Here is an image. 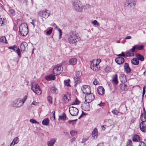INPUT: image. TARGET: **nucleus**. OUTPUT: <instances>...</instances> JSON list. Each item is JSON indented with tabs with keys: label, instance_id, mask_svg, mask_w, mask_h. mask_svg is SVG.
<instances>
[{
	"label": "nucleus",
	"instance_id": "ea45409f",
	"mask_svg": "<svg viewBox=\"0 0 146 146\" xmlns=\"http://www.w3.org/2000/svg\"><path fill=\"white\" fill-rule=\"evenodd\" d=\"M62 100L64 103L68 102L69 101V100L68 99V98L67 96L64 95L62 98Z\"/></svg>",
	"mask_w": 146,
	"mask_h": 146
},
{
	"label": "nucleus",
	"instance_id": "4468645a",
	"mask_svg": "<svg viewBox=\"0 0 146 146\" xmlns=\"http://www.w3.org/2000/svg\"><path fill=\"white\" fill-rule=\"evenodd\" d=\"M8 48L12 50L13 51H15L16 50L17 53L19 57L21 56V50L20 49L17 47L15 45L12 46H9Z\"/></svg>",
	"mask_w": 146,
	"mask_h": 146
},
{
	"label": "nucleus",
	"instance_id": "5fc2aeb1",
	"mask_svg": "<svg viewBox=\"0 0 146 146\" xmlns=\"http://www.w3.org/2000/svg\"><path fill=\"white\" fill-rule=\"evenodd\" d=\"M112 112L114 114L116 115H117L119 112L117 110H113L112 111Z\"/></svg>",
	"mask_w": 146,
	"mask_h": 146
},
{
	"label": "nucleus",
	"instance_id": "69168bd1",
	"mask_svg": "<svg viewBox=\"0 0 146 146\" xmlns=\"http://www.w3.org/2000/svg\"><path fill=\"white\" fill-rule=\"evenodd\" d=\"M21 3H23L25 2L26 0H19Z\"/></svg>",
	"mask_w": 146,
	"mask_h": 146
},
{
	"label": "nucleus",
	"instance_id": "a18cd8bd",
	"mask_svg": "<svg viewBox=\"0 0 146 146\" xmlns=\"http://www.w3.org/2000/svg\"><path fill=\"white\" fill-rule=\"evenodd\" d=\"M77 120V119H76L74 120H69L68 121V122L69 124L71 123L72 125H74L75 123Z\"/></svg>",
	"mask_w": 146,
	"mask_h": 146
},
{
	"label": "nucleus",
	"instance_id": "a211bd4d",
	"mask_svg": "<svg viewBox=\"0 0 146 146\" xmlns=\"http://www.w3.org/2000/svg\"><path fill=\"white\" fill-rule=\"evenodd\" d=\"M124 69L125 71L127 74H129L131 72V70L127 63H125Z\"/></svg>",
	"mask_w": 146,
	"mask_h": 146
},
{
	"label": "nucleus",
	"instance_id": "338daca9",
	"mask_svg": "<svg viewBox=\"0 0 146 146\" xmlns=\"http://www.w3.org/2000/svg\"><path fill=\"white\" fill-rule=\"evenodd\" d=\"M131 38V37L130 36H128L127 37H126L125 38V39H130Z\"/></svg>",
	"mask_w": 146,
	"mask_h": 146
},
{
	"label": "nucleus",
	"instance_id": "393cba45",
	"mask_svg": "<svg viewBox=\"0 0 146 146\" xmlns=\"http://www.w3.org/2000/svg\"><path fill=\"white\" fill-rule=\"evenodd\" d=\"M146 113L145 111H144V113H142L140 117L141 120L142 122H143L146 120Z\"/></svg>",
	"mask_w": 146,
	"mask_h": 146
},
{
	"label": "nucleus",
	"instance_id": "e2e57ef3",
	"mask_svg": "<svg viewBox=\"0 0 146 146\" xmlns=\"http://www.w3.org/2000/svg\"><path fill=\"white\" fill-rule=\"evenodd\" d=\"M76 138L73 137L70 140V141L71 143L73 142L74 141H75Z\"/></svg>",
	"mask_w": 146,
	"mask_h": 146
},
{
	"label": "nucleus",
	"instance_id": "a878e982",
	"mask_svg": "<svg viewBox=\"0 0 146 146\" xmlns=\"http://www.w3.org/2000/svg\"><path fill=\"white\" fill-rule=\"evenodd\" d=\"M54 76V75H53L52 74L48 76L46 78V80L48 81L54 80L55 79V77Z\"/></svg>",
	"mask_w": 146,
	"mask_h": 146
},
{
	"label": "nucleus",
	"instance_id": "8fccbe9b",
	"mask_svg": "<svg viewBox=\"0 0 146 146\" xmlns=\"http://www.w3.org/2000/svg\"><path fill=\"white\" fill-rule=\"evenodd\" d=\"M53 30L52 28L50 29L49 30L47 31L46 32V34L47 35H50L52 32Z\"/></svg>",
	"mask_w": 146,
	"mask_h": 146
},
{
	"label": "nucleus",
	"instance_id": "774afa93",
	"mask_svg": "<svg viewBox=\"0 0 146 146\" xmlns=\"http://www.w3.org/2000/svg\"><path fill=\"white\" fill-rule=\"evenodd\" d=\"M121 54L122 56L125 57V54L123 52H122Z\"/></svg>",
	"mask_w": 146,
	"mask_h": 146
},
{
	"label": "nucleus",
	"instance_id": "ddd939ff",
	"mask_svg": "<svg viewBox=\"0 0 146 146\" xmlns=\"http://www.w3.org/2000/svg\"><path fill=\"white\" fill-rule=\"evenodd\" d=\"M76 76L74 78V82L76 84H79L80 82V77L81 76L80 72L79 71H76L75 72Z\"/></svg>",
	"mask_w": 146,
	"mask_h": 146
},
{
	"label": "nucleus",
	"instance_id": "6ab92c4d",
	"mask_svg": "<svg viewBox=\"0 0 146 146\" xmlns=\"http://www.w3.org/2000/svg\"><path fill=\"white\" fill-rule=\"evenodd\" d=\"M56 139L55 138H52L47 142V145L48 146H53L56 141Z\"/></svg>",
	"mask_w": 146,
	"mask_h": 146
},
{
	"label": "nucleus",
	"instance_id": "79ce46f5",
	"mask_svg": "<svg viewBox=\"0 0 146 146\" xmlns=\"http://www.w3.org/2000/svg\"><path fill=\"white\" fill-rule=\"evenodd\" d=\"M126 146H133L132 145V141L131 140H128Z\"/></svg>",
	"mask_w": 146,
	"mask_h": 146
},
{
	"label": "nucleus",
	"instance_id": "49530a36",
	"mask_svg": "<svg viewBox=\"0 0 146 146\" xmlns=\"http://www.w3.org/2000/svg\"><path fill=\"white\" fill-rule=\"evenodd\" d=\"M5 20L4 18H1L0 19V26H2L4 24Z\"/></svg>",
	"mask_w": 146,
	"mask_h": 146
},
{
	"label": "nucleus",
	"instance_id": "4d7b16f0",
	"mask_svg": "<svg viewBox=\"0 0 146 146\" xmlns=\"http://www.w3.org/2000/svg\"><path fill=\"white\" fill-rule=\"evenodd\" d=\"M145 86H144L143 88V96L144 95V94L145 93Z\"/></svg>",
	"mask_w": 146,
	"mask_h": 146
},
{
	"label": "nucleus",
	"instance_id": "2f4dec72",
	"mask_svg": "<svg viewBox=\"0 0 146 146\" xmlns=\"http://www.w3.org/2000/svg\"><path fill=\"white\" fill-rule=\"evenodd\" d=\"M137 59L141 61H143L144 60V58L143 56L141 55L139 53H137L136 55Z\"/></svg>",
	"mask_w": 146,
	"mask_h": 146
},
{
	"label": "nucleus",
	"instance_id": "864d4df0",
	"mask_svg": "<svg viewBox=\"0 0 146 146\" xmlns=\"http://www.w3.org/2000/svg\"><path fill=\"white\" fill-rule=\"evenodd\" d=\"M92 23L94 25H99V24L98 23L96 20H94L92 22Z\"/></svg>",
	"mask_w": 146,
	"mask_h": 146
},
{
	"label": "nucleus",
	"instance_id": "7c9ffc66",
	"mask_svg": "<svg viewBox=\"0 0 146 146\" xmlns=\"http://www.w3.org/2000/svg\"><path fill=\"white\" fill-rule=\"evenodd\" d=\"M49 120L48 118L44 119L42 121V124L43 125H48Z\"/></svg>",
	"mask_w": 146,
	"mask_h": 146
},
{
	"label": "nucleus",
	"instance_id": "412c9836",
	"mask_svg": "<svg viewBox=\"0 0 146 146\" xmlns=\"http://www.w3.org/2000/svg\"><path fill=\"white\" fill-rule=\"evenodd\" d=\"M97 91L99 94L100 95H103L104 93V89L102 86H99L97 89Z\"/></svg>",
	"mask_w": 146,
	"mask_h": 146
},
{
	"label": "nucleus",
	"instance_id": "f3484780",
	"mask_svg": "<svg viewBox=\"0 0 146 146\" xmlns=\"http://www.w3.org/2000/svg\"><path fill=\"white\" fill-rule=\"evenodd\" d=\"M115 61L117 64L120 65L124 62V59L122 57H119L116 58L115 59Z\"/></svg>",
	"mask_w": 146,
	"mask_h": 146
},
{
	"label": "nucleus",
	"instance_id": "39448f33",
	"mask_svg": "<svg viewBox=\"0 0 146 146\" xmlns=\"http://www.w3.org/2000/svg\"><path fill=\"white\" fill-rule=\"evenodd\" d=\"M31 90L35 94L38 95H40L41 94V90L39 86L36 83L33 82L31 83Z\"/></svg>",
	"mask_w": 146,
	"mask_h": 146
},
{
	"label": "nucleus",
	"instance_id": "1a4fd4ad",
	"mask_svg": "<svg viewBox=\"0 0 146 146\" xmlns=\"http://www.w3.org/2000/svg\"><path fill=\"white\" fill-rule=\"evenodd\" d=\"M50 11L47 9L39 11V15L42 17L46 19L49 16L50 14Z\"/></svg>",
	"mask_w": 146,
	"mask_h": 146
},
{
	"label": "nucleus",
	"instance_id": "2eb2a0df",
	"mask_svg": "<svg viewBox=\"0 0 146 146\" xmlns=\"http://www.w3.org/2000/svg\"><path fill=\"white\" fill-rule=\"evenodd\" d=\"M135 46H133V48L126 52L127 56H131L134 55V52L135 50Z\"/></svg>",
	"mask_w": 146,
	"mask_h": 146
},
{
	"label": "nucleus",
	"instance_id": "0e129e2a",
	"mask_svg": "<svg viewBox=\"0 0 146 146\" xmlns=\"http://www.w3.org/2000/svg\"><path fill=\"white\" fill-rule=\"evenodd\" d=\"M98 105L100 106H103L105 105V104L104 103H101L100 104H98Z\"/></svg>",
	"mask_w": 146,
	"mask_h": 146
},
{
	"label": "nucleus",
	"instance_id": "72a5a7b5",
	"mask_svg": "<svg viewBox=\"0 0 146 146\" xmlns=\"http://www.w3.org/2000/svg\"><path fill=\"white\" fill-rule=\"evenodd\" d=\"M51 91L52 93L54 94H57L58 91L57 89L55 88L52 87L51 88Z\"/></svg>",
	"mask_w": 146,
	"mask_h": 146
},
{
	"label": "nucleus",
	"instance_id": "6e6552de",
	"mask_svg": "<svg viewBox=\"0 0 146 146\" xmlns=\"http://www.w3.org/2000/svg\"><path fill=\"white\" fill-rule=\"evenodd\" d=\"M12 106L15 108H20L23 105L21 99L18 98L13 101L11 103Z\"/></svg>",
	"mask_w": 146,
	"mask_h": 146
},
{
	"label": "nucleus",
	"instance_id": "4c0bfd02",
	"mask_svg": "<svg viewBox=\"0 0 146 146\" xmlns=\"http://www.w3.org/2000/svg\"><path fill=\"white\" fill-rule=\"evenodd\" d=\"M9 13L12 16H14L15 15V10L13 9H10L9 10Z\"/></svg>",
	"mask_w": 146,
	"mask_h": 146
},
{
	"label": "nucleus",
	"instance_id": "603ef678",
	"mask_svg": "<svg viewBox=\"0 0 146 146\" xmlns=\"http://www.w3.org/2000/svg\"><path fill=\"white\" fill-rule=\"evenodd\" d=\"M27 96H25L22 99H21V101H22V103H23V105L25 101L27 98Z\"/></svg>",
	"mask_w": 146,
	"mask_h": 146
},
{
	"label": "nucleus",
	"instance_id": "4be33fe9",
	"mask_svg": "<svg viewBox=\"0 0 146 146\" xmlns=\"http://www.w3.org/2000/svg\"><path fill=\"white\" fill-rule=\"evenodd\" d=\"M120 87L122 90L125 91H127L129 88L127 85L123 84H120Z\"/></svg>",
	"mask_w": 146,
	"mask_h": 146
},
{
	"label": "nucleus",
	"instance_id": "20e7f679",
	"mask_svg": "<svg viewBox=\"0 0 146 146\" xmlns=\"http://www.w3.org/2000/svg\"><path fill=\"white\" fill-rule=\"evenodd\" d=\"M19 32L23 36L26 35L28 33V28L27 25L25 23L21 24L19 27Z\"/></svg>",
	"mask_w": 146,
	"mask_h": 146
},
{
	"label": "nucleus",
	"instance_id": "bf43d9fd",
	"mask_svg": "<svg viewBox=\"0 0 146 146\" xmlns=\"http://www.w3.org/2000/svg\"><path fill=\"white\" fill-rule=\"evenodd\" d=\"M110 68L108 67H106L105 69V71L108 72L110 70Z\"/></svg>",
	"mask_w": 146,
	"mask_h": 146
},
{
	"label": "nucleus",
	"instance_id": "bb28decb",
	"mask_svg": "<svg viewBox=\"0 0 146 146\" xmlns=\"http://www.w3.org/2000/svg\"><path fill=\"white\" fill-rule=\"evenodd\" d=\"M132 140L133 141L135 142H140V137L139 136L137 135H135L133 137Z\"/></svg>",
	"mask_w": 146,
	"mask_h": 146
},
{
	"label": "nucleus",
	"instance_id": "13d9d810",
	"mask_svg": "<svg viewBox=\"0 0 146 146\" xmlns=\"http://www.w3.org/2000/svg\"><path fill=\"white\" fill-rule=\"evenodd\" d=\"M35 21H36L35 20L33 19L32 20V21L31 23V24L33 25L34 27H35Z\"/></svg>",
	"mask_w": 146,
	"mask_h": 146
},
{
	"label": "nucleus",
	"instance_id": "680f3d73",
	"mask_svg": "<svg viewBox=\"0 0 146 146\" xmlns=\"http://www.w3.org/2000/svg\"><path fill=\"white\" fill-rule=\"evenodd\" d=\"M93 84L95 85H96L98 84V82L96 80H94V81L93 82Z\"/></svg>",
	"mask_w": 146,
	"mask_h": 146
},
{
	"label": "nucleus",
	"instance_id": "9d476101",
	"mask_svg": "<svg viewBox=\"0 0 146 146\" xmlns=\"http://www.w3.org/2000/svg\"><path fill=\"white\" fill-rule=\"evenodd\" d=\"M70 114L73 116H75L78 115V110L77 108L73 106L70 107L69 109Z\"/></svg>",
	"mask_w": 146,
	"mask_h": 146
},
{
	"label": "nucleus",
	"instance_id": "7ed1b4c3",
	"mask_svg": "<svg viewBox=\"0 0 146 146\" xmlns=\"http://www.w3.org/2000/svg\"><path fill=\"white\" fill-rule=\"evenodd\" d=\"M75 10L77 11L81 12L83 9L84 7L81 2L79 0H76L72 3Z\"/></svg>",
	"mask_w": 146,
	"mask_h": 146
},
{
	"label": "nucleus",
	"instance_id": "b1692460",
	"mask_svg": "<svg viewBox=\"0 0 146 146\" xmlns=\"http://www.w3.org/2000/svg\"><path fill=\"white\" fill-rule=\"evenodd\" d=\"M117 76V74L114 75L112 78V82L114 84L116 85L118 83Z\"/></svg>",
	"mask_w": 146,
	"mask_h": 146
},
{
	"label": "nucleus",
	"instance_id": "de8ad7c7",
	"mask_svg": "<svg viewBox=\"0 0 146 146\" xmlns=\"http://www.w3.org/2000/svg\"><path fill=\"white\" fill-rule=\"evenodd\" d=\"M55 28H57L58 29V30L59 32V37H60V38L62 35V31L61 29H59L57 27V26H56Z\"/></svg>",
	"mask_w": 146,
	"mask_h": 146
},
{
	"label": "nucleus",
	"instance_id": "c756f323",
	"mask_svg": "<svg viewBox=\"0 0 146 146\" xmlns=\"http://www.w3.org/2000/svg\"><path fill=\"white\" fill-rule=\"evenodd\" d=\"M119 78L121 82L126 80V76L124 74H121L119 76Z\"/></svg>",
	"mask_w": 146,
	"mask_h": 146
},
{
	"label": "nucleus",
	"instance_id": "09e8293b",
	"mask_svg": "<svg viewBox=\"0 0 146 146\" xmlns=\"http://www.w3.org/2000/svg\"><path fill=\"white\" fill-rule=\"evenodd\" d=\"M77 132L75 131L72 130L70 132V133L72 136H74L77 134Z\"/></svg>",
	"mask_w": 146,
	"mask_h": 146
},
{
	"label": "nucleus",
	"instance_id": "dca6fc26",
	"mask_svg": "<svg viewBox=\"0 0 146 146\" xmlns=\"http://www.w3.org/2000/svg\"><path fill=\"white\" fill-rule=\"evenodd\" d=\"M89 103H84L82 105V109L84 110L85 111H89L90 108Z\"/></svg>",
	"mask_w": 146,
	"mask_h": 146
},
{
	"label": "nucleus",
	"instance_id": "c9c22d12",
	"mask_svg": "<svg viewBox=\"0 0 146 146\" xmlns=\"http://www.w3.org/2000/svg\"><path fill=\"white\" fill-rule=\"evenodd\" d=\"M66 118V116L65 113H63L62 115L61 116H59L58 118L59 120H64Z\"/></svg>",
	"mask_w": 146,
	"mask_h": 146
},
{
	"label": "nucleus",
	"instance_id": "3c124183",
	"mask_svg": "<svg viewBox=\"0 0 146 146\" xmlns=\"http://www.w3.org/2000/svg\"><path fill=\"white\" fill-rule=\"evenodd\" d=\"M30 121L32 123H35L37 124L39 123L38 122H37L36 120H35V119H30Z\"/></svg>",
	"mask_w": 146,
	"mask_h": 146
},
{
	"label": "nucleus",
	"instance_id": "9b49d317",
	"mask_svg": "<svg viewBox=\"0 0 146 146\" xmlns=\"http://www.w3.org/2000/svg\"><path fill=\"white\" fill-rule=\"evenodd\" d=\"M83 92L86 95L89 94L91 93V88L90 86L88 85H84L81 88Z\"/></svg>",
	"mask_w": 146,
	"mask_h": 146
},
{
	"label": "nucleus",
	"instance_id": "473e14b6",
	"mask_svg": "<svg viewBox=\"0 0 146 146\" xmlns=\"http://www.w3.org/2000/svg\"><path fill=\"white\" fill-rule=\"evenodd\" d=\"M98 134V131L96 129H94L92 133V135L95 138L97 137Z\"/></svg>",
	"mask_w": 146,
	"mask_h": 146
},
{
	"label": "nucleus",
	"instance_id": "052dcab7",
	"mask_svg": "<svg viewBox=\"0 0 146 146\" xmlns=\"http://www.w3.org/2000/svg\"><path fill=\"white\" fill-rule=\"evenodd\" d=\"M88 138H84L82 139V143L85 142V141H86L88 140Z\"/></svg>",
	"mask_w": 146,
	"mask_h": 146
},
{
	"label": "nucleus",
	"instance_id": "cd10ccee",
	"mask_svg": "<svg viewBox=\"0 0 146 146\" xmlns=\"http://www.w3.org/2000/svg\"><path fill=\"white\" fill-rule=\"evenodd\" d=\"M69 62L70 64L72 65L76 64L77 63V60L75 58H72L69 60Z\"/></svg>",
	"mask_w": 146,
	"mask_h": 146
},
{
	"label": "nucleus",
	"instance_id": "aec40b11",
	"mask_svg": "<svg viewBox=\"0 0 146 146\" xmlns=\"http://www.w3.org/2000/svg\"><path fill=\"white\" fill-rule=\"evenodd\" d=\"M140 128L141 130L143 132H146V127L145 124L143 122H141L139 124Z\"/></svg>",
	"mask_w": 146,
	"mask_h": 146
},
{
	"label": "nucleus",
	"instance_id": "c03bdc74",
	"mask_svg": "<svg viewBox=\"0 0 146 146\" xmlns=\"http://www.w3.org/2000/svg\"><path fill=\"white\" fill-rule=\"evenodd\" d=\"M80 103V101L78 100L77 98H76L74 103L73 102V104H72V105L74 104L78 105Z\"/></svg>",
	"mask_w": 146,
	"mask_h": 146
},
{
	"label": "nucleus",
	"instance_id": "f8f14e48",
	"mask_svg": "<svg viewBox=\"0 0 146 146\" xmlns=\"http://www.w3.org/2000/svg\"><path fill=\"white\" fill-rule=\"evenodd\" d=\"M94 96L91 93L89 94L86 95L85 97V101L88 103L91 102L94 100Z\"/></svg>",
	"mask_w": 146,
	"mask_h": 146
},
{
	"label": "nucleus",
	"instance_id": "f704fd0d",
	"mask_svg": "<svg viewBox=\"0 0 146 146\" xmlns=\"http://www.w3.org/2000/svg\"><path fill=\"white\" fill-rule=\"evenodd\" d=\"M19 141V139L18 137H17L13 139L12 142H13V143L14 144V145H15L17 144Z\"/></svg>",
	"mask_w": 146,
	"mask_h": 146
},
{
	"label": "nucleus",
	"instance_id": "5701e85b",
	"mask_svg": "<svg viewBox=\"0 0 146 146\" xmlns=\"http://www.w3.org/2000/svg\"><path fill=\"white\" fill-rule=\"evenodd\" d=\"M26 44V43L25 42L22 43L21 44L20 48L21 52L27 51V48H26L25 46V45Z\"/></svg>",
	"mask_w": 146,
	"mask_h": 146
},
{
	"label": "nucleus",
	"instance_id": "37998d69",
	"mask_svg": "<svg viewBox=\"0 0 146 146\" xmlns=\"http://www.w3.org/2000/svg\"><path fill=\"white\" fill-rule=\"evenodd\" d=\"M47 99L49 103L52 104V98L50 96H48L47 97Z\"/></svg>",
	"mask_w": 146,
	"mask_h": 146
},
{
	"label": "nucleus",
	"instance_id": "c85d7f7f",
	"mask_svg": "<svg viewBox=\"0 0 146 146\" xmlns=\"http://www.w3.org/2000/svg\"><path fill=\"white\" fill-rule=\"evenodd\" d=\"M131 63L134 65H137L139 64V61L136 58H134L131 60Z\"/></svg>",
	"mask_w": 146,
	"mask_h": 146
},
{
	"label": "nucleus",
	"instance_id": "a19ab883",
	"mask_svg": "<svg viewBox=\"0 0 146 146\" xmlns=\"http://www.w3.org/2000/svg\"><path fill=\"white\" fill-rule=\"evenodd\" d=\"M0 42H3L7 43L6 38L5 36H2L1 37L0 39Z\"/></svg>",
	"mask_w": 146,
	"mask_h": 146
},
{
	"label": "nucleus",
	"instance_id": "f257e3e1",
	"mask_svg": "<svg viewBox=\"0 0 146 146\" xmlns=\"http://www.w3.org/2000/svg\"><path fill=\"white\" fill-rule=\"evenodd\" d=\"M68 40L70 44L76 45L77 42L80 40V38L78 34L74 31H71L68 34Z\"/></svg>",
	"mask_w": 146,
	"mask_h": 146
},
{
	"label": "nucleus",
	"instance_id": "6e6d98bb",
	"mask_svg": "<svg viewBox=\"0 0 146 146\" xmlns=\"http://www.w3.org/2000/svg\"><path fill=\"white\" fill-rule=\"evenodd\" d=\"M85 114L84 113L83 111H82V114L80 116L78 117V119H80V118L82 117L84 115H85Z\"/></svg>",
	"mask_w": 146,
	"mask_h": 146
},
{
	"label": "nucleus",
	"instance_id": "e433bc0d",
	"mask_svg": "<svg viewBox=\"0 0 146 146\" xmlns=\"http://www.w3.org/2000/svg\"><path fill=\"white\" fill-rule=\"evenodd\" d=\"M135 46V49L136 48L138 50H141L143 48V46L142 45L138 46L137 45H135L134 46Z\"/></svg>",
	"mask_w": 146,
	"mask_h": 146
},
{
	"label": "nucleus",
	"instance_id": "423d86ee",
	"mask_svg": "<svg viewBox=\"0 0 146 146\" xmlns=\"http://www.w3.org/2000/svg\"><path fill=\"white\" fill-rule=\"evenodd\" d=\"M136 2L135 0H126L124 7L125 9H132L134 8Z\"/></svg>",
	"mask_w": 146,
	"mask_h": 146
},
{
	"label": "nucleus",
	"instance_id": "58836bf2",
	"mask_svg": "<svg viewBox=\"0 0 146 146\" xmlns=\"http://www.w3.org/2000/svg\"><path fill=\"white\" fill-rule=\"evenodd\" d=\"M70 81V80L69 79L67 80H64V85L67 86H70V84H69V82Z\"/></svg>",
	"mask_w": 146,
	"mask_h": 146
},
{
	"label": "nucleus",
	"instance_id": "0eeeda50",
	"mask_svg": "<svg viewBox=\"0 0 146 146\" xmlns=\"http://www.w3.org/2000/svg\"><path fill=\"white\" fill-rule=\"evenodd\" d=\"M63 70V68L61 65L58 64L53 68V72L54 75H58L61 74Z\"/></svg>",
	"mask_w": 146,
	"mask_h": 146
},
{
	"label": "nucleus",
	"instance_id": "f03ea898",
	"mask_svg": "<svg viewBox=\"0 0 146 146\" xmlns=\"http://www.w3.org/2000/svg\"><path fill=\"white\" fill-rule=\"evenodd\" d=\"M101 61L100 59H94L90 62V68L94 71H98L100 69L99 64Z\"/></svg>",
	"mask_w": 146,
	"mask_h": 146
}]
</instances>
